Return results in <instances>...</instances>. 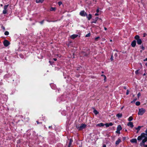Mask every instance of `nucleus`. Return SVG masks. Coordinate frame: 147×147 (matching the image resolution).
Instances as JSON below:
<instances>
[{
  "label": "nucleus",
  "mask_w": 147,
  "mask_h": 147,
  "mask_svg": "<svg viewBox=\"0 0 147 147\" xmlns=\"http://www.w3.org/2000/svg\"><path fill=\"white\" fill-rule=\"evenodd\" d=\"M145 132L146 134L142 133L140 136H138L137 138L138 141H140L142 140V142L140 143V145L142 147H147V144L145 145V143L147 141V128Z\"/></svg>",
  "instance_id": "nucleus-1"
},
{
  "label": "nucleus",
  "mask_w": 147,
  "mask_h": 147,
  "mask_svg": "<svg viewBox=\"0 0 147 147\" xmlns=\"http://www.w3.org/2000/svg\"><path fill=\"white\" fill-rule=\"evenodd\" d=\"M86 126V125L85 124L82 123L81 124L80 126L77 125L76 126V128L78 129L79 130H81L84 129L85 128Z\"/></svg>",
  "instance_id": "nucleus-2"
},
{
  "label": "nucleus",
  "mask_w": 147,
  "mask_h": 147,
  "mask_svg": "<svg viewBox=\"0 0 147 147\" xmlns=\"http://www.w3.org/2000/svg\"><path fill=\"white\" fill-rule=\"evenodd\" d=\"M135 38L137 40V42L138 45H141L142 43L141 40L139 36L138 35H136L135 37Z\"/></svg>",
  "instance_id": "nucleus-3"
},
{
  "label": "nucleus",
  "mask_w": 147,
  "mask_h": 147,
  "mask_svg": "<svg viewBox=\"0 0 147 147\" xmlns=\"http://www.w3.org/2000/svg\"><path fill=\"white\" fill-rule=\"evenodd\" d=\"M145 112V109L143 108L139 109L138 115H142Z\"/></svg>",
  "instance_id": "nucleus-4"
},
{
  "label": "nucleus",
  "mask_w": 147,
  "mask_h": 147,
  "mask_svg": "<svg viewBox=\"0 0 147 147\" xmlns=\"http://www.w3.org/2000/svg\"><path fill=\"white\" fill-rule=\"evenodd\" d=\"M80 15L82 16H87V14L84 11H82L80 12Z\"/></svg>",
  "instance_id": "nucleus-5"
},
{
  "label": "nucleus",
  "mask_w": 147,
  "mask_h": 147,
  "mask_svg": "<svg viewBox=\"0 0 147 147\" xmlns=\"http://www.w3.org/2000/svg\"><path fill=\"white\" fill-rule=\"evenodd\" d=\"M9 44V42L7 40H5L3 42L4 45L5 47H7Z\"/></svg>",
  "instance_id": "nucleus-6"
},
{
  "label": "nucleus",
  "mask_w": 147,
  "mask_h": 147,
  "mask_svg": "<svg viewBox=\"0 0 147 147\" xmlns=\"http://www.w3.org/2000/svg\"><path fill=\"white\" fill-rule=\"evenodd\" d=\"M130 141L132 143H137V139L136 138H133L131 139Z\"/></svg>",
  "instance_id": "nucleus-7"
},
{
  "label": "nucleus",
  "mask_w": 147,
  "mask_h": 147,
  "mask_svg": "<svg viewBox=\"0 0 147 147\" xmlns=\"http://www.w3.org/2000/svg\"><path fill=\"white\" fill-rule=\"evenodd\" d=\"M106 127H108L109 126H111L113 125V124L111 122L109 123H107L105 124Z\"/></svg>",
  "instance_id": "nucleus-8"
},
{
  "label": "nucleus",
  "mask_w": 147,
  "mask_h": 147,
  "mask_svg": "<svg viewBox=\"0 0 147 147\" xmlns=\"http://www.w3.org/2000/svg\"><path fill=\"white\" fill-rule=\"evenodd\" d=\"M127 125L129 126L131 128H132L134 127V125L133 124V123L132 122H129L127 124Z\"/></svg>",
  "instance_id": "nucleus-9"
},
{
  "label": "nucleus",
  "mask_w": 147,
  "mask_h": 147,
  "mask_svg": "<svg viewBox=\"0 0 147 147\" xmlns=\"http://www.w3.org/2000/svg\"><path fill=\"white\" fill-rule=\"evenodd\" d=\"M78 36V34H74L72 35L71 36L70 38L72 39H74L75 38L77 37Z\"/></svg>",
  "instance_id": "nucleus-10"
},
{
  "label": "nucleus",
  "mask_w": 147,
  "mask_h": 147,
  "mask_svg": "<svg viewBox=\"0 0 147 147\" xmlns=\"http://www.w3.org/2000/svg\"><path fill=\"white\" fill-rule=\"evenodd\" d=\"M136 41L135 40H133L131 44L132 46L133 47H134L136 45Z\"/></svg>",
  "instance_id": "nucleus-11"
},
{
  "label": "nucleus",
  "mask_w": 147,
  "mask_h": 147,
  "mask_svg": "<svg viewBox=\"0 0 147 147\" xmlns=\"http://www.w3.org/2000/svg\"><path fill=\"white\" fill-rule=\"evenodd\" d=\"M121 140L120 139H118V140L116 141L115 144L116 145H117L121 142Z\"/></svg>",
  "instance_id": "nucleus-12"
},
{
  "label": "nucleus",
  "mask_w": 147,
  "mask_h": 147,
  "mask_svg": "<svg viewBox=\"0 0 147 147\" xmlns=\"http://www.w3.org/2000/svg\"><path fill=\"white\" fill-rule=\"evenodd\" d=\"M69 140V142L68 145V147H70L71 145V144L72 142H73L72 139L71 138Z\"/></svg>",
  "instance_id": "nucleus-13"
},
{
  "label": "nucleus",
  "mask_w": 147,
  "mask_h": 147,
  "mask_svg": "<svg viewBox=\"0 0 147 147\" xmlns=\"http://www.w3.org/2000/svg\"><path fill=\"white\" fill-rule=\"evenodd\" d=\"M104 125L102 123H99V124H97V125H96V126H99V127H102V126H104Z\"/></svg>",
  "instance_id": "nucleus-14"
},
{
  "label": "nucleus",
  "mask_w": 147,
  "mask_h": 147,
  "mask_svg": "<svg viewBox=\"0 0 147 147\" xmlns=\"http://www.w3.org/2000/svg\"><path fill=\"white\" fill-rule=\"evenodd\" d=\"M122 129V127L120 125H119L118 126L117 130L120 131Z\"/></svg>",
  "instance_id": "nucleus-15"
},
{
  "label": "nucleus",
  "mask_w": 147,
  "mask_h": 147,
  "mask_svg": "<svg viewBox=\"0 0 147 147\" xmlns=\"http://www.w3.org/2000/svg\"><path fill=\"white\" fill-rule=\"evenodd\" d=\"M44 0H36V3H42Z\"/></svg>",
  "instance_id": "nucleus-16"
},
{
  "label": "nucleus",
  "mask_w": 147,
  "mask_h": 147,
  "mask_svg": "<svg viewBox=\"0 0 147 147\" xmlns=\"http://www.w3.org/2000/svg\"><path fill=\"white\" fill-rule=\"evenodd\" d=\"M87 18H88V20H90L92 18V15L90 14H89L88 15V16H87Z\"/></svg>",
  "instance_id": "nucleus-17"
},
{
  "label": "nucleus",
  "mask_w": 147,
  "mask_h": 147,
  "mask_svg": "<svg viewBox=\"0 0 147 147\" xmlns=\"http://www.w3.org/2000/svg\"><path fill=\"white\" fill-rule=\"evenodd\" d=\"M122 114H119L118 113L117 114L116 116L117 117H118L119 118H121L122 116Z\"/></svg>",
  "instance_id": "nucleus-18"
},
{
  "label": "nucleus",
  "mask_w": 147,
  "mask_h": 147,
  "mask_svg": "<svg viewBox=\"0 0 147 147\" xmlns=\"http://www.w3.org/2000/svg\"><path fill=\"white\" fill-rule=\"evenodd\" d=\"M101 76H103V78H104V81L105 82L106 81V77L104 75L102 74L101 75Z\"/></svg>",
  "instance_id": "nucleus-19"
},
{
  "label": "nucleus",
  "mask_w": 147,
  "mask_h": 147,
  "mask_svg": "<svg viewBox=\"0 0 147 147\" xmlns=\"http://www.w3.org/2000/svg\"><path fill=\"white\" fill-rule=\"evenodd\" d=\"M142 127L140 126H138L137 127L135 128V129L138 131H139Z\"/></svg>",
  "instance_id": "nucleus-20"
},
{
  "label": "nucleus",
  "mask_w": 147,
  "mask_h": 147,
  "mask_svg": "<svg viewBox=\"0 0 147 147\" xmlns=\"http://www.w3.org/2000/svg\"><path fill=\"white\" fill-rule=\"evenodd\" d=\"M132 120H133V118H132V117H131V116L128 119V120L129 121H132Z\"/></svg>",
  "instance_id": "nucleus-21"
},
{
  "label": "nucleus",
  "mask_w": 147,
  "mask_h": 147,
  "mask_svg": "<svg viewBox=\"0 0 147 147\" xmlns=\"http://www.w3.org/2000/svg\"><path fill=\"white\" fill-rule=\"evenodd\" d=\"M56 9L55 7H51L50 9V10L51 11H55Z\"/></svg>",
  "instance_id": "nucleus-22"
},
{
  "label": "nucleus",
  "mask_w": 147,
  "mask_h": 147,
  "mask_svg": "<svg viewBox=\"0 0 147 147\" xmlns=\"http://www.w3.org/2000/svg\"><path fill=\"white\" fill-rule=\"evenodd\" d=\"M136 104L137 106H139L140 105V102L139 101H137L136 102Z\"/></svg>",
  "instance_id": "nucleus-23"
},
{
  "label": "nucleus",
  "mask_w": 147,
  "mask_h": 147,
  "mask_svg": "<svg viewBox=\"0 0 147 147\" xmlns=\"http://www.w3.org/2000/svg\"><path fill=\"white\" fill-rule=\"evenodd\" d=\"M7 10H5V9H4V10L3 11V13L4 14H5L7 13Z\"/></svg>",
  "instance_id": "nucleus-24"
},
{
  "label": "nucleus",
  "mask_w": 147,
  "mask_h": 147,
  "mask_svg": "<svg viewBox=\"0 0 147 147\" xmlns=\"http://www.w3.org/2000/svg\"><path fill=\"white\" fill-rule=\"evenodd\" d=\"M8 5H5L4 7V9H5V10H7Z\"/></svg>",
  "instance_id": "nucleus-25"
},
{
  "label": "nucleus",
  "mask_w": 147,
  "mask_h": 147,
  "mask_svg": "<svg viewBox=\"0 0 147 147\" xmlns=\"http://www.w3.org/2000/svg\"><path fill=\"white\" fill-rule=\"evenodd\" d=\"M94 113L96 115L98 113V112L96 110H94Z\"/></svg>",
  "instance_id": "nucleus-26"
},
{
  "label": "nucleus",
  "mask_w": 147,
  "mask_h": 147,
  "mask_svg": "<svg viewBox=\"0 0 147 147\" xmlns=\"http://www.w3.org/2000/svg\"><path fill=\"white\" fill-rule=\"evenodd\" d=\"M4 34L6 35H8L9 34V32L8 31H6L5 32Z\"/></svg>",
  "instance_id": "nucleus-27"
},
{
  "label": "nucleus",
  "mask_w": 147,
  "mask_h": 147,
  "mask_svg": "<svg viewBox=\"0 0 147 147\" xmlns=\"http://www.w3.org/2000/svg\"><path fill=\"white\" fill-rule=\"evenodd\" d=\"M90 33H89L88 34H86V35L85 36L86 37H88L90 36Z\"/></svg>",
  "instance_id": "nucleus-28"
},
{
  "label": "nucleus",
  "mask_w": 147,
  "mask_h": 147,
  "mask_svg": "<svg viewBox=\"0 0 147 147\" xmlns=\"http://www.w3.org/2000/svg\"><path fill=\"white\" fill-rule=\"evenodd\" d=\"M129 91L128 90H127L126 94L127 95L129 94Z\"/></svg>",
  "instance_id": "nucleus-29"
},
{
  "label": "nucleus",
  "mask_w": 147,
  "mask_h": 147,
  "mask_svg": "<svg viewBox=\"0 0 147 147\" xmlns=\"http://www.w3.org/2000/svg\"><path fill=\"white\" fill-rule=\"evenodd\" d=\"M138 98H139V97L141 96V94L140 92H139L138 93Z\"/></svg>",
  "instance_id": "nucleus-30"
},
{
  "label": "nucleus",
  "mask_w": 147,
  "mask_h": 147,
  "mask_svg": "<svg viewBox=\"0 0 147 147\" xmlns=\"http://www.w3.org/2000/svg\"><path fill=\"white\" fill-rule=\"evenodd\" d=\"M120 131H119V130H117V131H116V132L117 133L119 134H120Z\"/></svg>",
  "instance_id": "nucleus-31"
},
{
  "label": "nucleus",
  "mask_w": 147,
  "mask_h": 147,
  "mask_svg": "<svg viewBox=\"0 0 147 147\" xmlns=\"http://www.w3.org/2000/svg\"><path fill=\"white\" fill-rule=\"evenodd\" d=\"M98 18H96V20L94 21H93V22H92V23H96V20H97V19Z\"/></svg>",
  "instance_id": "nucleus-32"
},
{
  "label": "nucleus",
  "mask_w": 147,
  "mask_h": 147,
  "mask_svg": "<svg viewBox=\"0 0 147 147\" xmlns=\"http://www.w3.org/2000/svg\"><path fill=\"white\" fill-rule=\"evenodd\" d=\"M58 4L59 5V6H60L62 4V3L61 1H59L58 2Z\"/></svg>",
  "instance_id": "nucleus-33"
},
{
  "label": "nucleus",
  "mask_w": 147,
  "mask_h": 147,
  "mask_svg": "<svg viewBox=\"0 0 147 147\" xmlns=\"http://www.w3.org/2000/svg\"><path fill=\"white\" fill-rule=\"evenodd\" d=\"M100 38V37L98 36L95 38V40H97Z\"/></svg>",
  "instance_id": "nucleus-34"
},
{
  "label": "nucleus",
  "mask_w": 147,
  "mask_h": 147,
  "mask_svg": "<svg viewBox=\"0 0 147 147\" xmlns=\"http://www.w3.org/2000/svg\"><path fill=\"white\" fill-rule=\"evenodd\" d=\"M138 71L139 70H137L136 71L135 73L136 74H138Z\"/></svg>",
  "instance_id": "nucleus-35"
},
{
  "label": "nucleus",
  "mask_w": 147,
  "mask_h": 147,
  "mask_svg": "<svg viewBox=\"0 0 147 147\" xmlns=\"http://www.w3.org/2000/svg\"><path fill=\"white\" fill-rule=\"evenodd\" d=\"M140 47L143 50H144V47L143 46H141Z\"/></svg>",
  "instance_id": "nucleus-36"
},
{
  "label": "nucleus",
  "mask_w": 147,
  "mask_h": 147,
  "mask_svg": "<svg viewBox=\"0 0 147 147\" xmlns=\"http://www.w3.org/2000/svg\"><path fill=\"white\" fill-rule=\"evenodd\" d=\"M110 59L111 60V61H112L113 60V55H112L111 57V58Z\"/></svg>",
  "instance_id": "nucleus-37"
},
{
  "label": "nucleus",
  "mask_w": 147,
  "mask_h": 147,
  "mask_svg": "<svg viewBox=\"0 0 147 147\" xmlns=\"http://www.w3.org/2000/svg\"><path fill=\"white\" fill-rule=\"evenodd\" d=\"M1 28H2L4 30V31L5 30V28L3 26H2V27H1Z\"/></svg>",
  "instance_id": "nucleus-38"
},
{
  "label": "nucleus",
  "mask_w": 147,
  "mask_h": 147,
  "mask_svg": "<svg viewBox=\"0 0 147 147\" xmlns=\"http://www.w3.org/2000/svg\"><path fill=\"white\" fill-rule=\"evenodd\" d=\"M44 20H42V21L40 22V23L41 24H43V22H44Z\"/></svg>",
  "instance_id": "nucleus-39"
},
{
  "label": "nucleus",
  "mask_w": 147,
  "mask_h": 147,
  "mask_svg": "<svg viewBox=\"0 0 147 147\" xmlns=\"http://www.w3.org/2000/svg\"><path fill=\"white\" fill-rule=\"evenodd\" d=\"M98 13H96L95 14V16H98Z\"/></svg>",
  "instance_id": "nucleus-40"
},
{
  "label": "nucleus",
  "mask_w": 147,
  "mask_h": 147,
  "mask_svg": "<svg viewBox=\"0 0 147 147\" xmlns=\"http://www.w3.org/2000/svg\"><path fill=\"white\" fill-rule=\"evenodd\" d=\"M143 35H144L143 37H144L146 35V33H144V34Z\"/></svg>",
  "instance_id": "nucleus-41"
},
{
  "label": "nucleus",
  "mask_w": 147,
  "mask_h": 147,
  "mask_svg": "<svg viewBox=\"0 0 147 147\" xmlns=\"http://www.w3.org/2000/svg\"><path fill=\"white\" fill-rule=\"evenodd\" d=\"M99 11V9H98L96 10V12L97 13H98Z\"/></svg>",
  "instance_id": "nucleus-42"
},
{
  "label": "nucleus",
  "mask_w": 147,
  "mask_h": 147,
  "mask_svg": "<svg viewBox=\"0 0 147 147\" xmlns=\"http://www.w3.org/2000/svg\"><path fill=\"white\" fill-rule=\"evenodd\" d=\"M144 61H147V58H146L145 59H144Z\"/></svg>",
  "instance_id": "nucleus-43"
},
{
  "label": "nucleus",
  "mask_w": 147,
  "mask_h": 147,
  "mask_svg": "<svg viewBox=\"0 0 147 147\" xmlns=\"http://www.w3.org/2000/svg\"><path fill=\"white\" fill-rule=\"evenodd\" d=\"M123 88L125 89H127V88H126V86H124V87H123Z\"/></svg>",
  "instance_id": "nucleus-44"
},
{
  "label": "nucleus",
  "mask_w": 147,
  "mask_h": 147,
  "mask_svg": "<svg viewBox=\"0 0 147 147\" xmlns=\"http://www.w3.org/2000/svg\"><path fill=\"white\" fill-rule=\"evenodd\" d=\"M53 60L55 61H56L57 60V59L56 58H54L53 59Z\"/></svg>",
  "instance_id": "nucleus-45"
},
{
  "label": "nucleus",
  "mask_w": 147,
  "mask_h": 147,
  "mask_svg": "<svg viewBox=\"0 0 147 147\" xmlns=\"http://www.w3.org/2000/svg\"><path fill=\"white\" fill-rule=\"evenodd\" d=\"M136 99H134V100H133V101H132L131 102H133V101H134V102H135V101H136Z\"/></svg>",
  "instance_id": "nucleus-46"
},
{
  "label": "nucleus",
  "mask_w": 147,
  "mask_h": 147,
  "mask_svg": "<svg viewBox=\"0 0 147 147\" xmlns=\"http://www.w3.org/2000/svg\"><path fill=\"white\" fill-rule=\"evenodd\" d=\"M104 29L105 30H107V28L106 27H105L104 28Z\"/></svg>",
  "instance_id": "nucleus-47"
},
{
  "label": "nucleus",
  "mask_w": 147,
  "mask_h": 147,
  "mask_svg": "<svg viewBox=\"0 0 147 147\" xmlns=\"http://www.w3.org/2000/svg\"><path fill=\"white\" fill-rule=\"evenodd\" d=\"M103 147H106V146L105 145H104L103 146Z\"/></svg>",
  "instance_id": "nucleus-48"
},
{
  "label": "nucleus",
  "mask_w": 147,
  "mask_h": 147,
  "mask_svg": "<svg viewBox=\"0 0 147 147\" xmlns=\"http://www.w3.org/2000/svg\"><path fill=\"white\" fill-rule=\"evenodd\" d=\"M123 107H122L121 108V110H122V109H123Z\"/></svg>",
  "instance_id": "nucleus-49"
},
{
  "label": "nucleus",
  "mask_w": 147,
  "mask_h": 147,
  "mask_svg": "<svg viewBox=\"0 0 147 147\" xmlns=\"http://www.w3.org/2000/svg\"><path fill=\"white\" fill-rule=\"evenodd\" d=\"M145 65H146V66H147V63H145Z\"/></svg>",
  "instance_id": "nucleus-50"
},
{
  "label": "nucleus",
  "mask_w": 147,
  "mask_h": 147,
  "mask_svg": "<svg viewBox=\"0 0 147 147\" xmlns=\"http://www.w3.org/2000/svg\"><path fill=\"white\" fill-rule=\"evenodd\" d=\"M139 131H138V130H137V132H136V133H138V132Z\"/></svg>",
  "instance_id": "nucleus-51"
},
{
  "label": "nucleus",
  "mask_w": 147,
  "mask_h": 147,
  "mask_svg": "<svg viewBox=\"0 0 147 147\" xmlns=\"http://www.w3.org/2000/svg\"><path fill=\"white\" fill-rule=\"evenodd\" d=\"M1 6H3V4H1Z\"/></svg>",
  "instance_id": "nucleus-52"
},
{
  "label": "nucleus",
  "mask_w": 147,
  "mask_h": 147,
  "mask_svg": "<svg viewBox=\"0 0 147 147\" xmlns=\"http://www.w3.org/2000/svg\"><path fill=\"white\" fill-rule=\"evenodd\" d=\"M36 122H37V124H38L39 123H38V121H36Z\"/></svg>",
  "instance_id": "nucleus-53"
},
{
  "label": "nucleus",
  "mask_w": 147,
  "mask_h": 147,
  "mask_svg": "<svg viewBox=\"0 0 147 147\" xmlns=\"http://www.w3.org/2000/svg\"><path fill=\"white\" fill-rule=\"evenodd\" d=\"M110 41L111 42H112V40H110Z\"/></svg>",
  "instance_id": "nucleus-54"
},
{
  "label": "nucleus",
  "mask_w": 147,
  "mask_h": 147,
  "mask_svg": "<svg viewBox=\"0 0 147 147\" xmlns=\"http://www.w3.org/2000/svg\"><path fill=\"white\" fill-rule=\"evenodd\" d=\"M145 75V74H143V75H144H144Z\"/></svg>",
  "instance_id": "nucleus-55"
},
{
  "label": "nucleus",
  "mask_w": 147,
  "mask_h": 147,
  "mask_svg": "<svg viewBox=\"0 0 147 147\" xmlns=\"http://www.w3.org/2000/svg\"><path fill=\"white\" fill-rule=\"evenodd\" d=\"M115 56H117V54H115Z\"/></svg>",
  "instance_id": "nucleus-56"
},
{
  "label": "nucleus",
  "mask_w": 147,
  "mask_h": 147,
  "mask_svg": "<svg viewBox=\"0 0 147 147\" xmlns=\"http://www.w3.org/2000/svg\"><path fill=\"white\" fill-rule=\"evenodd\" d=\"M125 131H127V129H125Z\"/></svg>",
  "instance_id": "nucleus-57"
},
{
  "label": "nucleus",
  "mask_w": 147,
  "mask_h": 147,
  "mask_svg": "<svg viewBox=\"0 0 147 147\" xmlns=\"http://www.w3.org/2000/svg\"><path fill=\"white\" fill-rule=\"evenodd\" d=\"M51 127V126H49V128H50V127Z\"/></svg>",
  "instance_id": "nucleus-58"
},
{
  "label": "nucleus",
  "mask_w": 147,
  "mask_h": 147,
  "mask_svg": "<svg viewBox=\"0 0 147 147\" xmlns=\"http://www.w3.org/2000/svg\"><path fill=\"white\" fill-rule=\"evenodd\" d=\"M102 73H104L103 71H102Z\"/></svg>",
  "instance_id": "nucleus-59"
},
{
  "label": "nucleus",
  "mask_w": 147,
  "mask_h": 147,
  "mask_svg": "<svg viewBox=\"0 0 147 147\" xmlns=\"http://www.w3.org/2000/svg\"><path fill=\"white\" fill-rule=\"evenodd\" d=\"M140 64L142 66V64H141V63H140Z\"/></svg>",
  "instance_id": "nucleus-60"
}]
</instances>
